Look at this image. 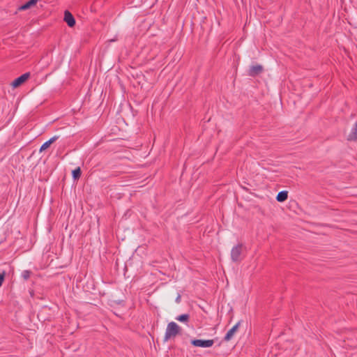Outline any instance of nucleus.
<instances>
[{
    "instance_id": "2eb2a0df",
    "label": "nucleus",
    "mask_w": 357,
    "mask_h": 357,
    "mask_svg": "<svg viewBox=\"0 0 357 357\" xmlns=\"http://www.w3.org/2000/svg\"><path fill=\"white\" fill-rule=\"evenodd\" d=\"M5 275H6V273L4 271L2 273H0V287H1L2 283L4 280Z\"/></svg>"
},
{
    "instance_id": "20e7f679",
    "label": "nucleus",
    "mask_w": 357,
    "mask_h": 357,
    "mask_svg": "<svg viewBox=\"0 0 357 357\" xmlns=\"http://www.w3.org/2000/svg\"><path fill=\"white\" fill-rule=\"evenodd\" d=\"M30 77L29 73H26L19 77L16 78L11 84V86L13 88H17L20 86L21 84H22L24 82H26L28 78Z\"/></svg>"
},
{
    "instance_id": "9b49d317",
    "label": "nucleus",
    "mask_w": 357,
    "mask_h": 357,
    "mask_svg": "<svg viewBox=\"0 0 357 357\" xmlns=\"http://www.w3.org/2000/svg\"><path fill=\"white\" fill-rule=\"evenodd\" d=\"M73 177L75 180L78 179L81 176V169L79 167L74 169L72 172Z\"/></svg>"
},
{
    "instance_id": "4468645a",
    "label": "nucleus",
    "mask_w": 357,
    "mask_h": 357,
    "mask_svg": "<svg viewBox=\"0 0 357 357\" xmlns=\"http://www.w3.org/2000/svg\"><path fill=\"white\" fill-rule=\"evenodd\" d=\"M51 144H50V142L48 141L45 142L41 146H40V151L42 152L43 151H45V149H47Z\"/></svg>"
},
{
    "instance_id": "9d476101",
    "label": "nucleus",
    "mask_w": 357,
    "mask_h": 357,
    "mask_svg": "<svg viewBox=\"0 0 357 357\" xmlns=\"http://www.w3.org/2000/svg\"><path fill=\"white\" fill-rule=\"evenodd\" d=\"M287 197H288V192L283 190V191L280 192L278 194V195L276 197V199L279 202H284L287 199Z\"/></svg>"
},
{
    "instance_id": "39448f33",
    "label": "nucleus",
    "mask_w": 357,
    "mask_h": 357,
    "mask_svg": "<svg viewBox=\"0 0 357 357\" xmlns=\"http://www.w3.org/2000/svg\"><path fill=\"white\" fill-rule=\"evenodd\" d=\"M64 21L70 27H73L75 24V20L68 10H66L64 13Z\"/></svg>"
},
{
    "instance_id": "f3484780",
    "label": "nucleus",
    "mask_w": 357,
    "mask_h": 357,
    "mask_svg": "<svg viewBox=\"0 0 357 357\" xmlns=\"http://www.w3.org/2000/svg\"><path fill=\"white\" fill-rule=\"evenodd\" d=\"M59 136L58 135H54L53 136L52 138H50L48 142H50V144H52V143H54V142H56L58 139H59Z\"/></svg>"
},
{
    "instance_id": "a211bd4d",
    "label": "nucleus",
    "mask_w": 357,
    "mask_h": 357,
    "mask_svg": "<svg viewBox=\"0 0 357 357\" xmlns=\"http://www.w3.org/2000/svg\"><path fill=\"white\" fill-rule=\"evenodd\" d=\"M180 300H181V296H178L177 298H176V303H179L180 302Z\"/></svg>"
},
{
    "instance_id": "dca6fc26",
    "label": "nucleus",
    "mask_w": 357,
    "mask_h": 357,
    "mask_svg": "<svg viewBox=\"0 0 357 357\" xmlns=\"http://www.w3.org/2000/svg\"><path fill=\"white\" fill-rule=\"evenodd\" d=\"M59 136L58 135H54L53 136L52 138H50L48 142H50V144H52V143H54V142H56L58 139H59Z\"/></svg>"
},
{
    "instance_id": "7ed1b4c3",
    "label": "nucleus",
    "mask_w": 357,
    "mask_h": 357,
    "mask_svg": "<svg viewBox=\"0 0 357 357\" xmlns=\"http://www.w3.org/2000/svg\"><path fill=\"white\" fill-rule=\"evenodd\" d=\"M191 344L195 347L208 348L214 344L213 340H192Z\"/></svg>"
},
{
    "instance_id": "f257e3e1",
    "label": "nucleus",
    "mask_w": 357,
    "mask_h": 357,
    "mask_svg": "<svg viewBox=\"0 0 357 357\" xmlns=\"http://www.w3.org/2000/svg\"><path fill=\"white\" fill-rule=\"evenodd\" d=\"M181 332V327L175 322L172 321L167 324L164 341L167 342L172 338H174Z\"/></svg>"
},
{
    "instance_id": "6e6552de",
    "label": "nucleus",
    "mask_w": 357,
    "mask_h": 357,
    "mask_svg": "<svg viewBox=\"0 0 357 357\" xmlns=\"http://www.w3.org/2000/svg\"><path fill=\"white\" fill-rule=\"evenodd\" d=\"M349 141H357V121L351 128L350 133L347 136Z\"/></svg>"
},
{
    "instance_id": "0eeeda50",
    "label": "nucleus",
    "mask_w": 357,
    "mask_h": 357,
    "mask_svg": "<svg viewBox=\"0 0 357 357\" xmlns=\"http://www.w3.org/2000/svg\"><path fill=\"white\" fill-rule=\"evenodd\" d=\"M263 68L261 65L252 66L250 68L248 74L249 75L254 77L260 74Z\"/></svg>"
},
{
    "instance_id": "ddd939ff",
    "label": "nucleus",
    "mask_w": 357,
    "mask_h": 357,
    "mask_svg": "<svg viewBox=\"0 0 357 357\" xmlns=\"http://www.w3.org/2000/svg\"><path fill=\"white\" fill-rule=\"evenodd\" d=\"M31 275V271L29 270H24L22 273V277L24 280H27Z\"/></svg>"
},
{
    "instance_id": "f8f14e48",
    "label": "nucleus",
    "mask_w": 357,
    "mask_h": 357,
    "mask_svg": "<svg viewBox=\"0 0 357 357\" xmlns=\"http://www.w3.org/2000/svg\"><path fill=\"white\" fill-rule=\"evenodd\" d=\"M176 320L179 321H181V322H185V321H188V319H189V315L187 314H181V315H179L176 318Z\"/></svg>"
},
{
    "instance_id": "423d86ee",
    "label": "nucleus",
    "mask_w": 357,
    "mask_h": 357,
    "mask_svg": "<svg viewBox=\"0 0 357 357\" xmlns=\"http://www.w3.org/2000/svg\"><path fill=\"white\" fill-rule=\"evenodd\" d=\"M239 326L240 322H238L231 329H229L225 336L224 340L225 341H229L233 337L234 333L237 331Z\"/></svg>"
},
{
    "instance_id": "f03ea898",
    "label": "nucleus",
    "mask_w": 357,
    "mask_h": 357,
    "mask_svg": "<svg viewBox=\"0 0 357 357\" xmlns=\"http://www.w3.org/2000/svg\"><path fill=\"white\" fill-rule=\"evenodd\" d=\"M243 250L242 244H238L236 246L234 247L231 251V258L233 261H239L241 258V253Z\"/></svg>"
},
{
    "instance_id": "1a4fd4ad",
    "label": "nucleus",
    "mask_w": 357,
    "mask_h": 357,
    "mask_svg": "<svg viewBox=\"0 0 357 357\" xmlns=\"http://www.w3.org/2000/svg\"><path fill=\"white\" fill-rule=\"evenodd\" d=\"M39 0H29L26 3L19 7V10H25L35 6Z\"/></svg>"
}]
</instances>
